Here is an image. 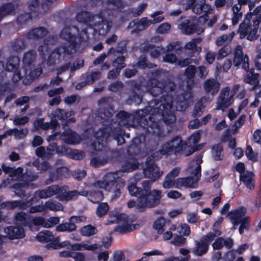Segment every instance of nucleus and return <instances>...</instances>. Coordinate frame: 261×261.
I'll list each match as a JSON object with an SVG mask.
<instances>
[{
	"mask_svg": "<svg viewBox=\"0 0 261 261\" xmlns=\"http://www.w3.org/2000/svg\"><path fill=\"white\" fill-rule=\"evenodd\" d=\"M76 27H66L61 33V37L67 41L70 49L60 47L55 50L48 57L47 64L53 65L58 63L62 59L69 58L73 51L80 50L82 43L88 38V33L98 32L100 35H104L109 30L111 24L99 16H91L87 12L77 14Z\"/></svg>",
	"mask_w": 261,
	"mask_h": 261,
	"instance_id": "nucleus-1",
	"label": "nucleus"
},
{
	"mask_svg": "<svg viewBox=\"0 0 261 261\" xmlns=\"http://www.w3.org/2000/svg\"><path fill=\"white\" fill-rule=\"evenodd\" d=\"M144 111H149L150 113V124L148 132L156 136L161 137L164 135L158 123L159 120H163L167 124L172 123L175 121L173 114V100L169 95L164 96L160 102H156V99H154Z\"/></svg>",
	"mask_w": 261,
	"mask_h": 261,
	"instance_id": "nucleus-2",
	"label": "nucleus"
},
{
	"mask_svg": "<svg viewBox=\"0 0 261 261\" xmlns=\"http://www.w3.org/2000/svg\"><path fill=\"white\" fill-rule=\"evenodd\" d=\"M124 186V181L118 173H108L103 176L102 181H97L93 185V191L90 193L89 199L93 202L102 200L103 195L101 189L113 193V196L116 198L120 195V189Z\"/></svg>",
	"mask_w": 261,
	"mask_h": 261,
	"instance_id": "nucleus-3",
	"label": "nucleus"
},
{
	"mask_svg": "<svg viewBox=\"0 0 261 261\" xmlns=\"http://www.w3.org/2000/svg\"><path fill=\"white\" fill-rule=\"evenodd\" d=\"M152 183L151 181H144L142 183L144 190H140L133 184L128 186L130 194L138 197L136 206L140 211L155 206L158 204L162 197L161 191L158 190L148 191L150 186Z\"/></svg>",
	"mask_w": 261,
	"mask_h": 261,
	"instance_id": "nucleus-4",
	"label": "nucleus"
},
{
	"mask_svg": "<svg viewBox=\"0 0 261 261\" xmlns=\"http://www.w3.org/2000/svg\"><path fill=\"white\" fill-rule=\"evenodd\" d=\"M261 7H256L252 13H248L245 16V19L240 25L239 32L241 38L247 36L248 40L256 39L258 25L261 21Z\"/></svg>",
	"mask_w": 261,
	"mask_h": 261,
	"instance_id": "nucleus-5",
	"label": "nucleus"
},
{
	"mask_svg": "<svg viewBox=\"0 0 261 261\" xmlns=\"http://www.w3.org/2000/svg\"><path fill=\"white\" fill-rule=\"evenodd\" d=\"M201 162L200 156L198 157L195 161H193L191 166L188 168V171L192 174H194V177L177 178L173 182L172 188L174 187L180 190L187 188H195L201 175L200 164Z\"/></svg>",
	"mask_w": 261,
	"mask_h": 261,
	"instance_id": "nucleus-6",
	"label": "nucleus"
},
{
	"mask_svg": "<svg viewBox=\"0 0 261 261\" xmlns=\"http://www.w3.org/2000/svg\"><path fill=\"white\" fill-rule=\"evenodd\" d=\"M40 198H47L56 195L57 198L61 201H68L76 197L77 195H81L87 196L88 195L87 192L83 191L77 192L76 191L68 192L67 187H60L54 185L36 193Z\"/></svg>",
	"mask_w": 261,
	"mask_h": 261,
	"instance_id": "nucleus-7",
	"label": "nucleus"
},
{
	"mask_svg": "<svg viewBox=\"0 0 261 261\" xmlns=\"http://www.w3.org/2000/svg\"><path fill=\"white\" fill-rule=\"evenodd\" d=\"M119 223V225L115 228V231L120 233H125L132 231L135 226L132 225L127 219V216L124 214H120L117 210L112 211L107 225Z\"/></svg>",
	"mask_w": 261,
	"mask_h": 261,
	"instance_id": "nucleus-8",
	"label": "nucleus"
},
{
	"mask_svg": "<svg viewBox=\"0 0 261 261\" xmlns=\"http://www.w3.org/2000/svg\"><path fill=\"white\" fill-rule=\"evenodd\" d=\"M212 11L211 6L206 4L205 0H199L193 8V12L195 14H199L202 12L205 13L204 16L199 18V22L200 23H205L207 22V24L210 27L212 26L217 20V17L213 15L211 20H208V19L210 18V15L212 14Z\"/></svg>",
	"mask_w": 261,
	"mask_h": 261,
	"instance_id": "nucleus-9",
	"label": "nucleus"
},
{
	"mask_svg": "<svg viewBox=\"0 0 261 261\" xmlns=\"http://www.w3.org/2000/svg\"><path fill=\"white\" fill-rule=\"evenodd\" d=\"M187 144L184 143L179 137L172 138L165 144H163L160 150L162 154H171L172 153H182L185 155Z\"/></svg>",
	"mask_w": 261,
	"mask_h": 261,
	"instance_id": "nucleus-10",
	"label": "nucleus"
},
{
	"mask_svg": "<svg viewBox=\"0 0 261 261\" xmlns=\"http://www.w3.org/2000/svg\"><path fill=\"white\" fill-rule=\"evenodd\" d=\"M15 223L23 226H28L32 231H37L38 226L44 227L45 220L42 217H35L32 218L28 217L25 214L21 212L15 216Z\"/></svg>",
	"mask_w": 261,
	"mask_h": 261,
	"instance_id": "nucleus-11",
	"label": "nucleus"
},
{
	"mask_svg": "<svg viewBox=\"0 0 261 261\" xmlns=\"http://www.w3.org/2000/svg\"><path fill=\"white\" fill-rule=\"evenodd\" d=\"M63 111L61 110H57L49 114V116L54 118L51 120L50 123H43V120L42 119H39L36 120L34 123V126L36 128H42L43 129H47L49 127L54 128L57 125L58 123L56 121V119H64L68 118L71 115V112L64 113L63 115Z\"/></svg>",
	"mask_w": 261,
	"mask_h": 261,
	"instance_id": "nucleus-12",
	"label": "nucleus"
},
{
	"mask_svg": "<svg viewBox=\"0 0 261 261\" xmlns=\"http://www.w3.org/2000/svg\"><path fill=\"white\" fill-rule=\"evenodd\" d=\"M221 235V232L216 231L213 235V233H208L207 235L195 242V246L193 248V253L197 256H201L205 254L208 250L209 244L217 237Z\"/></svg>",
	"mask_w": 261,
	"mask_h": 261,
	"instance_id": "nucleus-13",
	"label": "nucleus"
},
{
	"mask_svg": "<svg viewBox=\"0 0 261 261\" xmlns=\"http://www.w3.org/2000/svg\"><path fill=\"white\" fill-rule=\"evenodd\" d=\"M19 63V59L16 56L8 58L6 66H4L3 62H0V72H3L5 70L14 72L13 80L15 81H17L22 76H25L23 73L22 69L20 71H17Z\"/></svg>",
	"mask_w": 261,
	"mask_h": 261,
	"instance_id": "nucleus-14",
	"label": "nucleus"
},
{
	"mask_svg": "<svg viewBox=\"0 0 261 261\" xmlns=\"http://www.w3.org/2000/svg\"><path fill=\"white\" fill-rule=\"evenodd\" d=\"M119 135H115L112 131L111 128L109 126L106 127L103 129H100L98 132H96L94 137L95 138L96 141L93 144L94 148L96 150H100L101 147L104 144L108 139L111 137L117 139Z\"/></svg>",
	"mask_w": 261,
	"mask_h": 261,
	"instance_id": "nucleus-15",
	"label": "nucleus"
},
{
	"mask_svg": "<svg viewBox=\"0 0 261 261\" xmlns=\"http://www.w3.org/2000/svg\"><path fill=\"white\" fill-rule=\"evenodd\" d=\"M233 101V96L230 93V88L226 87L222 89L217 102V109L223 110L230 106Z\"/></svg>",
	"mask_w": 261,
	"mask_h": 261,
	"instance_id": "nucleus-16",
	"label": "nucleus"
},
{
	"mask_svg": "<svg viewBox=\"0 0 261 261\" xmlns=\"http://www.w3.org/2000/svg\"><path fill=\"white\" fill-rule=\"evenodd\" d=\"M243 49L241 45H238L234 51L233 64L239 66L242 63V68L247 70L249 69V58L247 55L243 56Z\"/></svg>",
	"mask_w": 261,
	"mask_h": 261,
	"instance_id": "nucleus-17",
	"label": "nucleus"
},
{
	"mask_svg": "<svg viewBox=\"0 0 261 261\" xmlns=\"http://www.w3.org/2000/svg\"><path fill=\"white\" fill-rule=\"evenodd\" d=\"M4 171L6 172H9L10 175L14 179H18L20 180H25L32 181L36 178L35 176L29 175L28 173L22 174L23 170L21 168H18L15 169H11L9 167L3 166Z\"/></svg>",
	"mask_w": 261,
	"mask_h": 261,
	"instance_id": "nucleus-18",
	"label": "nucleus"
},
{
	"mask_svg": "<svg viewBox=\"0 0 261 261\" xmlns=\"http://www.w3.org/2000/svg\"><path fill=\"white\" fill-rule=\"evenodd\" d=\"M149 159L147 160V166L144 169V174L145 177L152 179L151 182H154L163 174V172L160 171L159 168L153 163H150Z\"/></svg>",
	"mask_w": 261,
	"mask_h": 261,
	"instance_id": "nucleus-19",
	"label": "nucleus"
},
{
	"mask_svg": "<svg viewBox=\"0 0 261 261\" xmlns=\"http://www.w3.org/2000/svg\"><path fill=\"white\" fill-rule=\"evenodd\" d=\"M151 83L152 89H150L151 93L154 95L156 96L159 93H161L163 91L168 92L171 91L174 89V84L171 82H168L165 84L160 83H156L155 80L151 81L148 83Z\"/></svg>",
	"mask_w": 261,
	"mask_h": 261,
	"instance_id": "nucleus-20",
	"label": "nucleus"
},
{
	"mask_svg": "<svg viewBox=\"0 0 261 261\" xmlns=\"http://www.w3.org/2000/svg\"><path fill=\"white\" fill-rule=\"evenodd\" d=\"M246 210L244 207H241L240 208L232 211L229 214V218L231 222L236 225L239 224L247 222L248 218L245 217Z\"/></svg>",
	"mask_w": 261,
	"mask_h": 261,
	"instance_id": "nucleus-21",
	"label": "nucleus"
},
{
	"mask_svg": "<svg viewBox=\"0 0 261 261\" xmlns=\"http://www.w3.org/2000/svg\"><path fill=\"white\" fill-rule=\"evenodd\" d=\"M192 94L190 91L179 96L176 102L177 110L180 111L185 110L192 102Z\"/></svg>",
	"mask_w": 261,
	"mask_h": 261,
	"instance_id": "nucleus-22",
	"label": "nucleus"
},
{
	"mask_svg": "<svg viewBox=\"0 0 261 261\" xmlns=\"http://www.w3.org/2000/svg\"><path fill=\"white\" fill-rule=\"evenodd\" d=\"M5 232L11 239H21L25 236V232L21 226H10L5 229Z\"/></svg>",
	"mask_w": 261,
	"mask_h": 261,
	"instance_id": "nucleus-23",
	"label": "nucleus"
},
{
	"mask_svg": "<svg viewBox=\"0 0 261 261\" xmlns=\"http://www.w3.org/2000/svg\"><path fill=\"white\" fill-rule=\"evenodd\" d=\"M178 28L182 33L188 35L193 33L200 34L204 31L203 27L198 29L195 28L188 19H185L182 21L181 23L179 24Z\"/></svg>",
	"mask_w": 261,
	"mask_h": 261,
	"instance_id": "nucleus-24",
	"label": "nucleus"
},
{
	"mask_svg": "<svg viewBox=\"0 0 261 261\" xmlns=\"http://www.w3.org/2000/svg\"><path fill=\"white\" fill-rule=\"evenodd\" d=\"M180 171V168L179 167H175L169 172L165 176L163 183V187L164 189L172 188L173 183L175 180V178L179 175Z\"/></svg>",
	"mask_w": 261,
	"mask_h": 261,
	"instance_id": "nucleus-25",
	"label": "nucleus"
},
{
	"mask_svg": "<svg viewBox=\"0 0 261 261\" xmlns=\"http://www.w3.org/2000/svg\"><path fill=\"white\" fill-rule=\"evenodd\" d=\"M220 86V84L214 79L206 80L203 85L205 91L213 95L218 92Z\"/></svg>",
	"mask_w": 261,
	"mask_h": 261,
	"instance_id": "nucleus-26",
	"label": "nucleus"
},
{
	"mask_svg": "<svg viewBox=\"0 0 261 261\" xmlns=\"http://www.w3.org/2000/svg\"><path fill=\"white\" fill-rule=\"evenodd\" d=\"M123 61V57H119L113 62V66L116 68V69L112 70L109 72L108 74L109 79H113L115 78L118 75L119 70L125 66Z\"/></svg>",
	"mask_w": 261,
	"mask_h": 261,
	"instance_id": "nucleus-27",
	"label": "nucleus"
},
{
	"mask_svg": "<svg viewBox=\"0 0 261 261\" xmlns=\"http://www.w3.org/2000/svg\"><path fill=\"white\" fill-rule=\"evenodd\" d=\"M63 139L64 141L70 144H75L81 142V139L78 135L72 132V131L68 129L64 132Z\"/></svg>",
	"mask_w": 261,
	"mask_h": 261,
	"instance_id": "nucleus-28",
	"label": "nucleus"
},
{
	"mask_svg": "<svg viewBox=\"0 0 261 261\" xmlns=\"http://www.w3.org/2000/svg\"><path fill=\"white\" fill-rule=\"evenodd\" d=\"M99 245L97 244H90L88 242L75 243L71 245V250L76 251H94L98 248Z\"/></svg>",
	"mask_w": 261,
	"mask_h": 261,
	"instance_id": "nucleus-29",
	"label": "nucleus"
},
{
	"mask_svg": "<svg viewBox=\"0 0 261 261\" xmlns=\"http://www.w3.org/2000/svg\"><path fill=\"white\" fill-rule=\"evenodd\" d=\"M200 138V133L199 131L195 132L193 133L189 139L187 145H189L188 153H185V156H188L192 154L195 149L194 147L196 144L198 143Z\"/></svg>",
	"mask_w": 261,
	"mask_h": 261,
	"instance_id": "nucleus-30",
	"label": "nucleus"
},
{
	"mask_svg": "<svg viewBox=\"0 0 261 261\" xmlns=\"http://www.w3.org/2000/svg\"><path fill=\"white\" fill-rule=\"evenodd\" d=\"M35 54L34 51L31 50L25 54L23 59V68H22L24 75L27 74L28 70L31 69L32 63L34 61Z\"/></svg>",
	"mask_w": 261,
	"mask_h": 261,
	"instance_id": "nucleus-31",
	"label": "nucleus"
},
{
	"mask_svg": "<svg viewBox=\"0 0 261 261\" xmlns=\"http://www.w3.org/2000/svg\"><path fill=\"white\" fill-rule=\"evenodd\" d=\"M201 39L199 38L193 39L185 45V48L189 50V54L192 56L199 54L201 50L200 47H198L197 44L200 43Z\"/></svg>",
	"mask_w": 261,
	"mask_h": 261,
	"instance_id": "nucleus-32",
	"label": "nucleus"
},
{
	"mask_svg": "<svg viewBox=\"0 0 261 261\" xmlns=\"http://www.w3.org/2000/svg\"><path fill=\"white\" fill-rule=\"evenodd\" d=\"M240 179L250 190L254 188V179L252 172L247 171L240 175Z\"/></svg>",
	"mask_w": 261,
	"mask_h": 261,
	"instance_id": "nucleus-33",
	"label": "nucleus"
},
{
	"mask_svg": "<svg viewBox=\"0 0 261 261\" xmlns=\"http://www.w3.org/2000/svg\"><path fill=\"white\" fill-rule=\"evenodd\" d=\"M233 244V242L232 239H223L222 238H219L216 239L214 243L212 244L213 247L214 249H220L223 246L227 248H231Z\"/></svg>",
	"mask_w": 261,
	"mask_h": 261,
	"instance_id": "nucleus-34",
	"label": "nucleus"
},
{
	"mask_svg": "<svg viewBox=\"0 0 261 261\" xmlns=\"http://www.w3.org/2000/svg\"><path fill=\"white\" fill-rule=\"evenodd\" d=\"M44 206L45 208V212H47L48 210L57 212L62 211L63 209V207L60 203L52 200H49L46 201L44 204Z\"/></svg>",
	"mask_w": 261,
	"mask_h": 261,
	"instance_id": "nucleus-35",
	"label": "nucleus"
},
{
	"mask_svg": "<svg viewBox=\"0 0 261 261\" xmlns=\"http://www.w3.org/2000/svg\"><path fill=\"white\" fill-rule=\"evenodd\" d=\"M76 228L75 224L73 222L70 221V218L69 219L68 222L62 223L56 227V230L59 232H71L75 230Z\"/></svg>",
	"mask_w": 261,
	"mask_h": 261,
	"instance_id": "nucleus-36",
	"label": "nucleus"
},
{
	"mask_svg": "<svg viewBox=\"0 0 261 261\" xmlns=\"http://www.w3.org/2000/svg\"><path fill=\"white\" fill-rule=\"evenodd\" d=\"M152 23L151 20H148L146 17L141 19L139 21L135 22V21L130 23V26L136 25V29L139 31H142L146 29Z\"/></svg>",
	"mask_w": 261,
	"mask_h": 261,
	"instance_id": "nucleus-37",
	"label": "nucleus"
},
{
	"mask_svg": "<svg viewBox=\"0 0 261 261\" xmlns=\"http://www.w3.org/2000/svg\"><path fill=\"white\" fill-rule=\"evenodd\" d=\"M35 202H36V198H32L31 201L28 202L26 203L24 202L14 201L8 203L7 206L12 208L18 207L20 209H25Z\"/></svg>",
	"mask_w": 261,
	"mask_h": 261,
	"instance_id": "nucleus-38",
	"label": "nucleus"
},
{
	"mask_svg": "<svg viewBox=\"0 0 261 261\" xmlns=\"http://www.w3.org/2000/svg\"><path fill=\"white\" fill-rule=\"evenodd\" d=\"M246 71H247V73L244 77V81L251 85L257 83V79L259 77V74L258 73H255L253 69L249 70L248 69Z\"/></svg>",
	"mask_w": 261,
	"mask_h": 261,
	"instance_id": "nucleus-39",
	"label": "nucleus"
},
{
	"mask_svg": "<svg viewBox=\"0 0 261 261\" xmlns=\"http://www.w3.org/2000/svg\"><path fill=\"white\" fill-rule=\"evenodd\" d=\"M37 239L40 242H49L54 240V236L50 231L44 230L38 233Z\"/></svg>",
	"mask_w": 261,
	"mask_h": 261,
	"instance_id": "nucleus-40",
	"label": "nucleus"
},
{
	"mask_svg": "<svg viewBox=\"0 0 261 261\" xmlns=\"http://www.w3.org/2000/svg\"><path fill=\"white\" fill-rule=\"evenodd\" d=\"M234 33L229 34H224L218 37L216 40V44L217 46H222L229 43L233 37Z\"/></svg>",
	"mask_w": 261,
	"mask_h": 261,
	"instance_id": "nucleus-41",
	"label": "nucleus"
},
{
	"mask_svg": "<svg viewBox=\"0 0 261 261\" xmlns=\"http://www.w3.org/2000/svg\"><path fill=\"white\" fill-rule=\"evenodd\" d=\"M138 166V162L135 159H131L122 165L121 169L124 172H130L135 170Z\"/></svg>",
	"mask_w": 261,
	"mask_h": 261,
	"instance_id": "nucleus-42",
	"label": "nucleus"
},
{
	"mask_svg": "<svg viewBox=\"0 0 261 261\" xmlns=\"http://www.w3.org/2000/svg\"><path fill=\"white\" fill-rule=\"evenodd\" d=\"M211 99L206 101L205 98H202L200 101H198L195 107L193 115L195 116L200 115L202 113L204 107L211 101Z\"/></svg>",
	"mask_w": 261,
	"mask_h": 261,
	"instance_id": "nucleus-43",
	"label": "nucleus"
},
{
	"mask_svg": "<svg viewBox=\"0 0 261 261\" xmlns=\"http://www.w3.org/2000/svg\"><path fill=\"white\" fill-rule=\"evenodd\" d=\"M46 33V30L42 28H39L32 30L29 33L28 36L30 39H37L43 37Z\"/></svg>",
	"mask_w": 261,
	"mask_h": 261,
	"instance_id": "nucleus-44",
	"label": "nucleus"
},
{
	"mask_svg": "<svg viewBox=\"0 0 261 261\" xmlns=\"http://www.w3.org/2000/svg\"><path fill=\"white\" fill-rule=\"evenodd\" d=\"M223 261H244V259L242 256L236 257V252L231 250L224 254Z\"/></svg>",
	"mask_w": 261,
	"mask_h": 261,
	"instance_id": "nucleus-45",
	"label": "nucleus"
},
{
	"mask_svg": "<svg viewBox=\"0 0 261 261\" xmlns=\"http://www.w3.org/2000/svg\"><path fill=\"white\" fill-rule=\"evenodd\" d=\"M54 150H51L49 148H47V151H45L44 148L43 147H39L36 150V155L38 156L43 159H47L50 158V156L54 153Z\"/></svg>",
	"mask_w": 261,
	"mask_h": 261,
	"instance_id": "nucleus-46",
	"label": "nucleus"
},
{
	"mask_svg": "<svg viewBox=\"0 0 261 261\" xmlns=\"http://www.w3.org/2000/svg\"><path fill=\"white\" fill-rule=\"evenodd\" d=\"M166 224V220L160 217L158 218L154 223L153 227L157 231L158 234L163 233L164 231V227Z\"/></svg>",
	"mask_w": 261,
	"mask_h": 261,
	"instance_id": "nucleus-47",
	"label": "nucleus"
},
{
	"mask_svg": "<svg viewBox=\"0 0 261 261\" xmlns=\"http://www.w3.org/2000/svg\"><path fill=\"white\" fill-rule=\"evenodd\" d=\"M222 146L221 144L215 145L212 150V156L215 160H220L222 159L223 154Z\"/></svg>",
	"mask_w": 261,
	"mask_h": 261,
	"instance_id": "nucleus-48",
	"label": "nucleus"
},
{
	"mask_svg": "<svg viewBox=\"0 0 261 261\" xmlns=\"http://www.w3.org/2000/svg\"><path fill=\"white\" fill-rule=\"evenodd\" d=\"M97 232L96 229L91 226L87 225L83 227L81 230V234L84 236L89 237L95 234Z\"/></svg>",
	"mask_w": 261,
	"mask_h": 261,
	"instance_id": "nucleus-49",
	"label": "nucleus"
},
{
	"mask_svg": "<svg viewBox=\"0 0 261 261\" xmlns=\"http://www.w3.org/2000/svg\"><path fill=\"white\" fill-rule=\"evenodd\" d=\"M14 10L12 4H8L0 8V18L11 13Z\"/></svg>",
	"mask_w": 261,
	"mask_h": 261,
	"instance_id": "nucleus-50",
	"label": "nucleus"
},
{
	"mask_svg": "<svg viewBox=\"0 0 261 261\" xmlns=\"http://www.w3.org/2000/svg\"><path fill=\"white\" fill-rule=\"evenodd\" d=\"M42 73V70L40 68H36L33 71H31L29 75H26V80H27L28 76L29 77V81H25V80H24L23 81V82L25 84H28L30 83L31 81H32L33 79L37 78L38 76H39Z\"/></svg>",
	"mask_w": 261,
	"mask_h": 261,
	"instance_id": "nucleus-51",
	"label": "nucleus"
},
{
	"mask_svg": "<svg viewBox=\"0 0 261 261\" xmlns=\"http://www.w3.org/2000/svg\"><path fill=\"white\" fill-rule=\"evenodd\" d=\"M109 210V206L107 203H101L98 205L96 214L98 217H102L105 215Z\"/></svg>",
	"mask_w": 261,
	"mask_h": 261,
	"instance_id": "nucleus-52",
	"label": "nucleus"
},
{
	"mask_svg": "<svg viewBox=\"0 0 261 261\" xmlns=\"http://www.w3.org/2000/svg\"><path fill=\"white\" fill-rule=\"evenodd\" d=\"M245 155L249 160L253 162L257 161L258 154L255 153L253 151V150L250 146H247L245 151Z\"/></svg>",
	"mask_w": 261,
	"mask_h": 261,
	"instance_id": "nucleus-53",
	"label": "nucleus"
},
{
	"mask_svg": "<svg viewBox=\"0 0 261 261\" xmlns=\"http://www.w3.org/2000/svg\"><path fill=\"white\" fill-rule=\"evenodd\" d=\"M28 128H14V137L16 139H23L28 135Z\"/></svg>",
	"mask_w": 261,
	"mask_h": 261,
	"instance_id": "nucleus-54",
	"label": "nucleus"
},
{
	"mask_svg": "<svg viewBox=\"0 0 261 261\" xmlns=\"http://www.w3.org/2000/svg\"><path fill=\"white\" fill-rule=\"evenodd\" d=\"M231 53V49L228 46H224L222 47L218 51L217 55V59L220 60L226 57Z\"/></svg>",
	"mask_w": 261,
	"mask_h": 261,
	"instance_id": "nucleus-55",
	"label": "nucleus"
},
{
	"mask_svg": "<svg viewBox=\"0 0 261 261\" xmlns=\"http://www.w3.org/2000/svg\"><path fill=\"white\" fill-rule=\"evenodd\" d=\"M177 231L180 234L188 236L190 233V228L188 224H183L179 226Z\"/></svg>",
	"mask_w": 261,
	"mask_h": 261,
	"instance_id": "nucleus-56",
	"label": "nucleus"
},
{
	"mask_svg": "<svg viewBox=\"0 0 261 261\" xmlns=\"http://www.w3.org/2000/svg\"><path fill=\"white\" fill-rule=\"evenodd\" d=\"M60 221V218L58 217H53L49 218L47 220H45V223L44 224V227H50L55 225L59 223Z\"/></svg>",
	"mask_w": 261,
	"mask_h": 261,
	"instance_id": "nucleus-57",
	"label": "nucleus"
},
{
	"mask_svg": "<svg viewBox=\"0 0 261 261\" xmlns=\"http://www.w3.org/2000/svg\"><path fill=\"white\" fill-rule=\"evenodd\" d=\"M117 117L121 119V121L119 123L123 124H127L128 118H130L132 116L128 113L125 112H120L117 115Z\"/></svg>",
	"mask_w": 261,
	"mask_h": 261,
	"instance_id": "nucleus-58",
	"label": "nucleus"
},
{
	"mask_svg": "<svg viewBox=\"0 0 261 261\" xmlns=\"http://www.w3.org/2000/svg\"><path fill=\"white\" fill-rule=\"evenodd\" d=\"M151 17L153 18L152 20V23H157L162 21L164 17L161 15V12L158 11L151 14Z\"/></svg>",
	"mask_w": 261,
	"mask_h": 261,
	"instance_id": "nucleus-59",
	"label": "nucleus"
},
{
	"mask_svg": "<svg viewBox=\"0 0 261 261\" xmlns=\"http://www.w3.org/2000/svg\"><path fill=\"white\" fill-rule=\"evenodd\" d=\"M50 41L49 40H45L44 42V45H40L38 48V51L39 52L41 56H45V53H48V49L50 44L48 42Z\"/></svg>",
	"mask_w": 261,
	"mask_h": 261,
	"instance_id": "nucleus-60",
	"label": "nucleus"
},
{
	"mask_svg": "<svg viewBox=\"0 0 261 261\" xmlns=\"http://www.w3.org/2000/svg\"><path fill=\"white\" fill-rule=\"evenodd\" d=\"M35 166L40 171H44L45 170H47L49 167V166L46 162H44L43 161L40 162L39 161H35L34 163Z\"/></svg>",
	"mask_w": 261,
	"mask_h": 261,
	"instance_id": "nucleus-61",
	"label": "nucleus"
},
{
	"mask_svg": "<svg viewBox=\"0 0 261 261\" xmlns=\"http://www.w3.org/2000/svg\"><path fill=\"white\" fill-rule=\"evenodd\" d=\"M186 242V238L180 236H177L172 240L171 243L175 246H181L184 245Z\"/></svg>",
	"mask_w": 261,
	"mask_h": 261,
	"instance_id": "nucleus-62",
	"label": "nucleus"
},
{
	"mask_svg": "<svg viewBox=\"0 0 261 261\" xmlns=\"http://www.w3.org/2000/svg\"><path fill=\"white\" fill-rule=\"evenodd\" d=\"M111 261H125L123 253L121 251L115 252Z\"/></svg>",
	"mask_w": 261,
	"mask_h": 261,
	"instance_id": "nucleus-63",
	"label": "nucleus"
},
{
	"mask_svg": "<svg viewBox=\"0 0 261 261\" xmlns=\"http://www.w3.org/2000/svg\"><path fill=\"white\" fill-rule=\"evenodd\" d=\"M171 28V25L168 23H163L157 29V32L161 34H164L168 32Z\"/></svg>",
	"mask_w": 261,
	"mask_h": 261,
	"instance_id": "nucleus-64",
	"label": "nucleus"
}]
</instances>
